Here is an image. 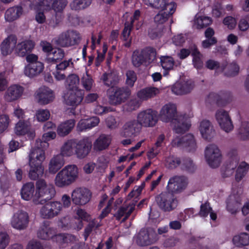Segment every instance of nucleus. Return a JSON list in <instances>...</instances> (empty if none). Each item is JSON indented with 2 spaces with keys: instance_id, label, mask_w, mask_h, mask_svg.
Wrapping results in <instances>:
<instances>
[{
  "instance_id": "obj_1",
  "label": "nucleus",
  "mask_w": 249,
  "mask_h": 249,
  "mask_svg": "<svg viewBox=\"0 0 249 249\" xmlns=\"http://www.w3.org/2000/svg\"><path fill=\"white\" fill-rule=\"evenodd\" d=\"M160 116L161 120L165 123L171 122L175 124L174 130L177 134H182L190 128L191 122L190 118L193 116L191 114L186 115H178L177 107L175 104H167L161 108Z\"/></svg>"
},
{
  "instance_id": "obj_2",
  "label": "nucleus",
  "mask_w": 249,
  "mask_h": 249,
  "mask_svg": "<svg viewBox=\"0 0 249 249\" xmlns=\"http://www.w3.org/2000/svg\"><path fill=\"white\" fill-rule=\"evenodd\" d=\"M39 144L33 148L29 154L30 170L29 176L32 179H36L44 173L43 162L45 159L44 149Z\"/></svg>"
},
{
  "instance_id": "obj_3",
  "label": "nucleus",
  "mask_w": 249,
  "mask_h": 249,
  "mask_svg": "<svg viewBox=\"0 0 249 249\" xmlns=\"http://www.w3.org/2000/svg\"><path fill=\"white\" fill-rule=\"evenodd\" d=\"M79 177V169L73 164L64 167L56 175L54 182L59 188L68 186L74 182Z\"/></svg>"
},
{
  "instance_id": "obj_4",
  "label": "nucleus",
  "mask_w": 249,
  "mask_h": 249,
  "mask_svg": "<svg viewBox=\"0 0 249 249\" xmlns=\"http://www.w3.org/2000/svg\"><path fill=\"white\" fill-rule=\"evenodd\" d=\"M55 233V230L47 226H43L38 230L37 236L42 239H48L52 237L53 240L55 241L60 248H65L69 243H74L77 238L71 234H58L53 236Z\"/></svg>"
},
{
  "instance_id": "obj_5",
  "label": "nucleus",
  "mask_w": 249,
  "mask_h": 249,
  "mask_svg": "<svg viewBox=\"0 0 249 249\" xmlns=\"http://www.w3.org/2000/svg\"><path fill=\"white\" fill-rule=\"evenodd\" d=\"M88 214L83 210L78 209L75 214L71 219L69 216H66L61 219L58 226L65 229H73L79 231L83 227L82 220H88Z\"/></svg>"
},
{
  "instance_id": "obj_6",
  "label": "nucleus",
  "mask_w": 249,
  "mask_h": 249,
  "mask_svg": "<svg viewBox=\"0 0 249 249\" xmlns=\"http://www.w3.org/2000/svg\"><path fill=\"white\" fill-rule=\"evenodd\" d=\"M37 55L29 53L26 57V60L28 63L24 69V73L29 77L33 78L39 75L44 69L42 62L39 61Z\"/></svg>"
},
{
  "instance_id": "obj_7",
  "label": "nucleus",
  "mask_w": 249,
  "mask_h": 249,
  "mask_svg": "<svg viewBox=\"0 0 249 249\" xmlns=\"http://www.w3.org/2000/svg\"><path fill=\"white\" fill-rule=\"evenodd\" d=\"M80 40V35L76 31H67L61 33L53 39L54 43L62 47H69L79 43Z\"/></svg>"
},
{
  "instance_id": "obj_8",
  "label": "nucleus",
  "mask_w": 249,
  "mask_h": 249,
  "mask_svg": "<svg viewBox=\"0 0 249 249\" xmlns=\"http://www.w3.org/2000/svg\"><path fill=\"white\" fill-rule=\"evenodd\" d=\"M31 1L27 0L22 2L19 5L13 6L8 9L5 13V19L6 21L12 22L18 19L24 12L33 9Z\"/></svg>"
},
{
  "instance_id": "obj_9",
  "label": "nucleus",
  "mask_w": 249,
  "mask_h": 249,
  "mask_svg": "<svg viewBox=\"0 0 249 249\" xmlns=\"http://www.w3.org/2000/svg\"><path fill=\"white\" fill-rule=\"evenodd\" d=\"M55 194V190L53 186L47 183L44 180L40 179L36 181V190L35 197L36 200L39 198L43 199H50Z\"/></svg>"
},
{
  "instance_id": "obj_10",
  "label": "nucleus",
  "mask_w": 249,
  "mask_h": 249,
  "mask_svg": "<svg viewBox=\"0 0 249 249\" xmlns=\"http://www.w3.org/2000/svg\"><path fill=\"white\" fill-rule=\"evenodd\" d=\"M137 120L142 127H153L158 121L157 112L151 109L142 111L138 114Z\"/></svg>"
},
{
  "instance_id": "obj_11",
  "label": "nucleus",
  "mask_w": 249,
  "mask_h": 249,
  "mask_svg": "<svg viewBox=\"0 0 249 249\" xmlns=\"http://www.w3.org/2000/svg\"><path fill=\"white\" fill-rule=\"evenodd\" d=\"M159 206L164 211H169L175 209L178 204V201L170 192H162L156 197Z\"/></svg>"
},
{
  "instance_id": "obj_12",
  "label": "nucleus",
  "mask_w": 249,
  "mask_h": 249,
  "mask_svg": "<svg viewBox=\"0 0 249 249\" xmlns=\"http://www.w3.org/2000/svg\"><path fill=\"white\" fill-rule=\"evenodd\" d=\"M221 153L217 146L214 144L208 145L205 151V158L209 165L213 168L219 166L221 161Z\"/></svg>"
},
{
  "instance_id": "obj_13",
  "label": "nucleus",
  "mask_w": 249,
  "mask_h": 249,
  "mask_svg": "<svg viewBox=\"0 0 249 249\" xmlns=\"http://www.w3.org/2000/svg\"><path fill=\"white\" fill-rule=\"evenodd\" d=\"M35 98L40 105H46L52 102L55 98L54 91L46 86H41L35 93Z\"/></svg>"
},
{
  "instance_id": "obj_14",
  "label": "nucleus",
  "mask_w": 249,
  "mask_h": 249,
  "mask_svg": "<svg viewBox=\"0 0 249 249\" xmlns=\"http://www.w3.org/2000/svg\"><path fill=\"white\" fill-rule=\"evenodd\" d=\"M158 239L157 234L152 229L142 230L135 237L137 244L141 246H148L153 244Z\"/></svg>"
},
{
  "instance_id": "obj_15",
  "label": "nucleus",
  "mask_w": 249,
  "mask_h": 249,
  "mask_svg": "<svg viewBox=\"0 0 249 249\" xmlns=\"http://www.w3.org/2000/svg\"><path fill=\"white\" fill-rule=\"evenodd\" d=\"M113 94L109 95V101L112 105H119L124 102L130 95V90L127 88H115L109 89Z\"/></svg>"
},
{
  "instance_id": "obj_16",
  "label": "nucleus",
  "mask_w": 249,
  "mask_h": 249,
  "mask_svg": "<svg viewBox=\"0 0 249 249\" xmlns=\"http://www.w3.org/2000/svg\"><path fill=\"white\" fill-rule=\"evenodd\" d=\"M215 119L220 128L226 132H229L233 128L231 120L229 113L223 109L216 111Z\"/></svg>"
},
{
  "instance_id": "obj_17",
  "label": "nucleus",
  "mask_w": 249,
  "mask_h": 249,
  "mask_svg": "<svg viewBox=\"0 0 249 249\" xmlns=\"http://www.w3.org/2000/svg\"><path fill=\"white\" fill-rule=\"evenodd\" d=\"M92 147V140L88 137L76 141L75 155L80 159L87 157Z\"/></svg>"
},
{
  "instance_id": "obj_18",
  "label": "nucleus",
  "mask_w": 249,
  "mask_h": 249,
  "mask_svg": "<svg viewBox=\"0 0 249 249\" xmlns=\"http://www.w3.org/2000/svg\"><path fill=\"white\" fill-rule=\"evenodd\" d=\"M14 132L17 136L26 135L29 139H33L36 135L30 123L27 120H19L17 122L14 126Z\"/></svg>"
},
{
  "instance_id": "obj_19",
  "label": "nucleus",
  "mask_w": 249,
  "mask_h": 249,
  "mask_svg": "<svg viewBox=\"0 0 249 249\" xmlns=\"http://www.w3.org/2000/svg\"><path fill=\"white\" fill-rule=\"evenodd\" d=\"M72 202L79 205H85L90 199L91 193L90 191L85 188H77L71 193Z\"/></svg>"
},
{
  "instance_id": "obj_20",
  "label": "nucleus",
  "mask_w": 249,
  "mask_h": 249,
  "mask_svg": "<svg viewBox=\"0 0 249 249\" xmlns=\"http://www.w3.org/2000/svg\"><path fill=\"white\" fill-rule=\"evenodd\" d=\"M62 210V204L58 201L50 202L43 206L40 211L41 216L45 218L53 217Z\"/></svg>"
},
{
  "instance_id": "obj_21",
  "label": "nucleus",
  "mask_w": 249,
  "mask_h": 249,
  "mask_svg": "<svg viewBox=\"0 0 249 249\" xmlns=\"http://www.w3.org/2000/svg\"><path fill=\"white\" fill-rule=\"evenodd\" d=\"M84 92L80 90H66L63 96L64 102L67 105L76 107L79 105L83 99Z\"/></svg>"
},
{
  "instance_id": "obj_22",
  "label": "nucleus",
  "mask_w": 249,
  "mask_h": 249,
  "mask_svg": "<svg viewBox=\"0 0 249 249\" xmlns=\"http://www.w3.org/2000/svg\"><path fill=\"white\" fill-rule=\"evenodd\" d=\"M187 184V180L185 178L175 176L170 178L166 188L172 194L178 193L186 188Z\"/></svg>"
},
{
  "instance_id": "obj_23",
  "label": "nucleus",
  "mask_w": 249,
  "mask_h": 249,
  "mask_svg": "<svg viewBox=\"0 0 249 249\" xmlns=\"http://www.w3.org/2000/svg\"><path fill=\"white\" fill-rule=\"evenodd\" d=\"M28 222V213L25 212L19 211L13 215L11 221V224L13 228L21 230L27 227Z\"/></svg>"
},
{
  "instance_id": "obj_24",
  "label": "nucleus",
  "mask_w": 249,
  "mask_h": 249,
  "mask_svg": "<svg viewBox=\"0 0 249 249\" xmlns=\"http://www.w3.org/2000/svg\"><path fill=\"white\" fill-rule=\"evenodd\" d=\"M142 127L138 121L135 120L126 122L124 125L121 135L124 137H135L141 131Z\"/></svg>"
},
{
  "instance_id": "obj_25",
  "label": "nucleus",
  "mask_w": 249,
  "mask_h": 249,
  "mask_svg": "<svg viewBox=\"0 0 249 249\" xmlns=\"http://www.w3.org/2000/svg\"><path fill=\"white\" fill-rule=\"evenodd\" d=\"M17 45V38L15 36L10 35L5 38L0 45V51L2 56L10 55L13 51L16 53Z\"/></svg>"
},
{
  "instance_id": "obj_26",
  "label": "nucleus",
  "mask_w": 249,
  "mask_h": 249,
  "mask_svg": "<svg viewBox=\"0 0 249 249\" xmlns=\"http://www.w3.org/2000/svg\"><path fill=\"white\" fill-rule=\"evenodd\" d=\"M160 12L155 17L154 20L158 24H162L168 19L169 15H172L176 10V5L173 2L164 5L163 8H158Z\"/></svg>"
},
{
  "instance_id": "obj_27",
  "label": "nucleus",
  "mask_w": 249,
  "mask_h": 249,
  "mask_svg": "<svg viewBox=\"0 0 249 249\" xmlns=\"http://www.w3.org/2000/svg\"><path fill=\"white\" fill-rule=\"evenodd\" d=\"M198 130L202 138L208 141L212 139L215 135L213 124L207 120H203L200 122Z\"/></svg>"
},
{
  "instance_id": "obj_28",
  "label": "nucleus",
  "mask_w": 249,
  "mask_h": 249,
  "mask_svg": "<svg viewBox=\"0 0 249 249\" xmlns=\"http://www.w3.org/2000/svg\"><path fill=\"white\" fill-rule=\"evenodd\" d=\"M23 87L18 85H12L7 89L4 93V99L7 102H13L19 99L24 92Z\"/></svg>"
},
{
  "instance_id": "obj_29",
  "label": "nucleus",
  "mask_w": 249,
  "mask_h": 249,
  "mask_svg": "<svg viewBox=\"0 0 249 249\" xmlns=\"http://www.w3.org/2000/svg\"><path fill=\"white\" fill-rule=\"evenodd\" d=\"M35 42L30 39H23L17 43L16 54L20 57L28 55L34 49Z\"/></svg>"
},
{
  "instance_id": "obj_30",
  "label": "nucleus",
  "mask_w": 249,
  "mask_h": 249,
  "mask_svg": "<svg viewBox=\"0 0 249 249\" xmlns=\"http://www.w3.org/2000/svg\"><path fill=\"white\" fill-rule=\"evenodd\" d=\"M183 141H181V139L177 136L175 138L172 142V144L174 146H181L188 147L189 151H192L195 149L196 147V141L194 136L191 134H188L184 136L183 138Z\"/></svg>"
},
{
  "instance_id": "obj_31",
  "label": "nucleus",
  "mask_w": 249,
  "mask_h": 249,
  "mask_svg": "<svg viewBox=\"0 0 249 249\" xmlns=\"http://www.w3.org/2000/svg\"><path fill=\"white\" fill-rule=\"evenodd\" d=\"M35 186L33 183L29 182L24 184L21 189L20 194L22 198L25 200H29L33 198V201L37 203L36 198L35 197Z\"/></svg>"
},
{
  "instance_id": "obj_32",
  "label": "nucleus",
  "mask_w": 249,
  "mask_h": 249,
  "mask_svg": "<svg viewBox=\"0 0 249 249\" xmlns=\"http://www.w3.org/2000/svg\"><path fill=\"white\" fill-rule=\"evenodd\" d=\"M75 122L73 119L69 120L60 123L57 128V133L61 137L68 135L75 125Z\"/></svg>"
},
{
  "instance_id": "obj_33",
  "label": "nucleus",
  "mask_w": 249,
  "mask_h": 249,
  "mask_svg": "<svg viewBox=\"0 0 249 249\" xmlns=\"http://www.w3.org/2000/svg\"><path fill=\"white\" fill-rule=\"evenodd\" d=\"M111 138L109 136L102 135L93 143V149L95 151L105 150L109 146Z\"/></svg>"
},
{
  "instance_id": "obj_34",
  "label": "nucleus",
  "mask_w": 249,
  "mask_h": 249,
  "mask_svg": "<svg viewBox=\"0 0 249 249\" xmlns=\"http://www.w3.org/2000/svg\"><path fill=\"white\" fill-rule=\"evenodd\" d=\"M227 210L231 213H236L240 207V199L234 195H230L226 201Z\"/></svg>"
},
{
  "instance_id": "obj_35",
  "label": "nucleus",
  "mask_w": 249,
  "mask_h": 249,
  "mask_svg": "<svg viewBox=\"0 0 249 249\" xmlns=\"http://www.w3.org/2000/svg\"><path fill=\"white\" fill-rule=\"evenodd\" d=\"M160 93V90L156 88H147L142 89L137 93V97L141 101L147 100L153 97Z\"/></svg>"
},
{
  "instance_id": "obj_36",
  "label": "nucleus",
  "mask_w": 249,
  "mask_h": 249,
  "mask_svg": "<svg viewBox=\"0 0 249 249\" xmlns=\"http://www.w3.org/2000/svg\"><path fill=\"white\" fill-rule=\"evenodd\" d=\"M64 164L63 157L61 155H57L51 160L49 164V171L52 173H56Z\"/></svg>"
},
{
  "instance_id": "obj_37",
  "label": "nucleus",
  "mask_w": 249,
  "mask_h": 249,
  "mask_svg": "<svg viewBox=\"0 0 249 249\" xmlns=\"http://www.w3.org/2000/svg\"><path fill=\"white\" fill-rule=\"evenodd\" d=\"M76 141L70 140L66 142L61 148L60 154L62 157H70L75 154Z\"/></svg>"
},
{
  "instance_id": "obj_38",
  "label": "nucleus",
  "mask_w": 249,
  "mask_h": 249,
  "mask_svg": "<svg viewBox=\"0 0 249 249\" xmlns=\"http://www.w3.org/2000/svg\"><path fill=\"white\" fill-rule=\"evenodd\" d=\"M233 244L237 247L242 248L249 245V234L242 232L234 235L232 238Z\"/></svg>"
},
{
  "instance_id": "obj_39",
  "label": "nucleus",
  "mask_w": 249,
  "mask_h": 249,
  "mask_svg": "<svg viewBox=\"0 0 249 249\" xmlns=\"http://www.w3.org/2000/svg\"><path fill=\"white\" fill-rule=\"evenodd\" d=\"M65 56V52L60 48H54L52 52L47 54L46 61L48 63H55L62 60Z\"/></svg>"
},
{
  "instance_id": "obj_40",
  "label": "nucleus",
  "mask_w": 249,
  "mask_h": 249,
  "mask_svg": "<svg viewBox=\"0 0 249 249\" xmlns=\"http://www.w3.org/2000/svg\"><path fill=\"white\" fill-rule=\"evenodd\" d=\"M212 23V20L211 18L196 15L194 18L193 26L197 29H201L210 25Z\"/></svg>"
},
{
  "instance_id": "obj_41",
  "label": "nucleus",
  "mask_w": 249,
  "mask_h": 249,
  "mask_svg": "<svg viewBox=\"0 0 249 249\" xmlns=\"http://www.w3.org/2000/svg\"><path fill=\"white\" fill-rule=\"evenodd\" d=\"M79 79L76 74H71L66 79L65 81V88L66 90H80L78 89Z\"/></svg>"
},
{
  "instance_id": "obj_42",
  "label": "nucleus",
  "mask_w": 249,
  "mask_h": 249,
  "mask_svg": "<svg viewBox=\"0 0 249 249\" xmlns=\"http://www.w3.org/2000/svg\"><path fill=\"white\" fill-rule=\"evenodd\" d=\"M56 136V133L54 131H49L44 133L42 135V141L36 140V144L40 145L43 148H47L49 147L48 141L53 140Z\"/></svg>"
},
{
  "instance_id": "obj_43",
  "label": "nucleus",
  "mask_w": 249,
  "mask_h": 249,
  "mask_svg": "<svg viewBox=\"0 0 249 249\" xmlns=\"http://www.w3.org/2000/svg\"><path fill=\"white\" fill-rule=\"evenodd\" d=\"M135 206V203L133 202L129 204V205L127 207L124 206L122 207L115 214L117 219H120L122 216H124V218L123 220L126 219L134 210Z\"/></svg>"
},
{
  "instance_id": "obj_44",
  "label": "nucleus",
  "mask_w": 249,
  "mask_h": 249,
  "mask_svg": "<svg viewBox=\"0 0 249 249\" xmlns=\"http://www.w3.org/2000/svg\"><path fill=\"white\" fill-rule=\"evenodd\" d=\"M199 215L201 217H206L210 214L211 219L213 221L217 218V214L210 207L209 203H205L201 205Z\"/></svg>"
},
{
  "instance_id": "obj_45",
  "label": "nucleus",
  "mask_w": 249,
  "mask_h": 249,
  "mask_svg": "<svg viewBox=\"0 0 249 249\" xmlns=\"http://www.w3.org/2000/svg\"><path fill=\"white\" fill-rule=\"evenodd\" d=\"M249 169V164L244 161L241 162L238 165L235 175V179L240 181L246 175Z\"/></svg>"
},
{
  "instance_id": "obj_46",
  "label": "nucleus",
  "mask_w": 249,
  "mask_h": 249,
  "mask_svg": "<svg viewBox=\"0 0 249 249\" xmlns=\"http://www.w3.org/2000/svg\"><path fill=\"white\" fill-rule=\"evenodd\" d=\"M101 79L104 84L107 86H113L119 80L118 75L115 72L110 73H105L102 76Z\"/></svg>"
},
{
  "instance_id": "obj_47",
  "label": "nucleus",
  "mask_w": 249,
  "mask_h": 249,
  "mask_svg": "<svg viewBox=\"0 0 249 249\" xmlns=\"http://www.w3.org/2000/svg\"><path fill=\"white\" fill-rule=\"evenodd\" d=\"M191 53L193 57V62L194 66L197 69L201 68L203 66V63L201 60V54L198 51L195 45H193L191 47Z\"/></svg>"
},
{
  "instance_id": "obj_48",
  "label": "nucleus",
  "mask_w": 249,
  "mask_h": 249,
  "mask_svg": "<svg viewBox=\"0 0 249 249\" xmlns=\"http://www.w3.org/2000/svg\"><path fill=\"white\" fill-rule=\"evenodd\" d=\"M50 117V112L47 109H39L36 112L34 119L39 122H44L48 120Z\"/></svg>"
},
{
  "instance_id": "obj_49",
  "label": "nucleus",
  "mask_w": 249,
  "mask_h": 249,
  "mask_svg": "<svg viewBox=\"0 0 249 249\" xmlns=\"http://www.w3.org/2000/svg\"><path fill=\"white\" fill-rule=\"evenodd\" d=\"M182 86L181 81L176 82L172 88L173 92L176 95H182L190 92L191 87L186 85V89H183Z\"/></svg>"
},
{
  "instance_id": "obj_50",
  "label": "nucleus",
  "mask_w": 249,
  "mask_h": 249,
  "mask_svg": "<svg viewBox=\"0 0 249 249\" xmlns=\"http://www.w3.org/2000/svg\"><path fill=\"white\" fill-rule=\"evenodd\" d=\"M81 82L82 86L86 90H90L94 85V81L87 71L82 77Z\"/></svg>"
},
{
  "instance_id": "obj_51",
  "label": "nucleus",
  "mask_w": 249,
  "mask_h": 249,
  "mask_svg": "<svg viewBox=\"0 0 249 249\" xmlns=\"http://www.w3.org/2000/svg\"><path fill=\"white\" fill-rule=\"evenodd\" d=\"M92 0H73L70 4L71 8L73 10H79L89 6L91 3Z\"/></svg>"
},
{
  "instance_id": "obj_52",
  "label": "nucleus",
  "mask_w": 249,
  "mask_h": 249,
  "mask_svg": "<svg viewBox=\"0 0 249 249\" xmlns=\"http://www.w3.org/2000/svg\"><path fill=\"white\" fill-rule=\"evenodd\" d=\"M160 63L163 69L166 70H171L174 65L173 59L168 56H162L160 57Z\"/></svg>"
},
{
  "instance_id": "obj_53",
  "label": "nucleus",
  "mask_w": 249,
  "mask_h": 249,
  "mask_svg": "<svg viewBox=\"0 0 249 249\" xmlns=\"http://www.w3.org/2000/svg\"><path fill=\"white\" fill-rule=\"evenodd\" d=\"M143 2L147 5L155 8H163L166 4H168L166 0H142Z\"/></svg>"
},
{
  "instance_id": "obj_54",
  "label": "nucleus",
  "mask_w": 249,
  "mask_h": 249,
  "mask_svg": "<svg viewBox=\"0 0 249 249\" xmlns=\"http://www.w3.org/2000/svg\"><path fill=\"white\" fill-rule=\"evenodd\" d=\"M10 123V119L7 115H0V133L3 132L8 128Z\"/></svg>"
},
{
  "instance_id": "obj_55",
  "label": "nucleus",
  "mask_w": 249,
  "mask_h": 249,
  "mask_svg": "<svg viewBox=\"0 0 249 249\" xmlns=\"http://www.w3.org/2000/svg\"><path fill=\"white\" fill-rule=\"evenodd\" d=\"M132 27V26H131V24H129L128 21L126 22L124 28L122 33L123 39L125 41H128V42L125 43V46L127 47H128L130 45V40L129 39V35Z\"/></svg>"
},
{
  "instance_id": "obj_56",
  "label": "nucleus",
  "mask_w": 249,
  "mask_h": 249,
  "mask_svg": "<svg viewBox=\"0 0 249 249\" xmlns=\"http://www.w3.org/2000/svg\"><path fill=\"white\" fill-rule=\"evenodd\" d=\"M132 61L134 66L137 67H139L144 62L143 56L142 53L138 51L134 52Z\"/></svg>"
},
{
  "instance_id": "obj_57",
  "label": "nucleus",
  "mask_w": 249,
  "mask_h": 249,
  "mask_svg": "<svg viewBox=\"0 0 249 249\" xmlns=\"http://www.w3.org/2000/svg\"><path fill=\"white\" fill-rule=\"evenodd\" d=\"M180 163V160L177 157L170 156L165 159V164L169 168H174Z\"/></svg>"
},
{
  "instance_id": "obj_58",
  "label": "nucleus",
  "mask_w": 249,
  "mask_h": 249,
  "mask_svg": "<svg viewBox=\"0 0 249 249\" xmlns=\"http://www.w3.org/2000/svg\"><path fill=\"white\" fill-rule=\"evenodd\" d=\"M239 133L242 139H246L249 138V122H244L242 123Z\"/></svg>"
},
{
  "instance_id": "obj_59",
  "label": "nucleus",
  "mask_w": 249,
  "mask_h": 249,
  "mask_svg": "<svg viewBox=\"0 0 249 249\" xmlns=\"http://www.w3.org/2000/svg\"><path fill=\"white\" fill-rule=\"evenodd\" d=\"M67 4L66 0H56L53 2V8L56 12H61Z\"/></svg>"
},
{
  "instance_id": "obj_60",
  "label": "nucleus",
  "mask_w": 249,
  "mask_h": 249,
  "mask_svg": "<svg viewBox=\"0 0 249 249\" xmlns=\"http://www.w3.org/2000/svg\"><path fill=\"white\" fill-rule=\"evenodd\" d=\"M223 23L228 29L231 30L235 27L236 25V20L234 17L227 16L224 18Z\"/></svg>"
},
{
  "instance_id": "obj_61",
  "label": "nucleus",
  "mask_w": 249,
  "mask_h": 249,
  "mask_svg": "<svg viewBox=\"0 0 249 249\" xmlns=\"http://www.w3.org/2000/svg\"><path fill=\"white\" fill-rule=\"evenodd\" d=\"M9 243L8 235L5 232H0V249H5Z\"/></svg>"
},
{
  "instance_id": "obj_62",
  "label": "nucleus",
  "mask_w": 249,
  "mask_h": 249,
  "mask_svg": "<svg viewBox=\"0 0 249 249\" xmlns=\"http://www.w3.org/2000/svg\"><path fill=\"white\" fill-rule=\"evenodd\" d=\"M238 27L240 30L245 31L249 28V15L242 18L239 20Z\"/></svg>"
},
{
  "instance_id": "obj_63",
  "label": "nucleus",
  "mask_w": 249,
  "mask_h": 249,
  "mask_svg": "<svg viewBox=\"0 0 249 249\" xmlns=\"http://www.w3.org/2000/svg\"><path fill=\"white\" fill-rule=\"evenodd\" d=\"M126 84L130 87H132L134 85V83L136 80V75L135 72L132 71H128L126 72Z\"/></svg>"
},
{
  "instance_id": "obj_64",
  "label": "nucleus",
  "mask_w": 249,
  "mask_h": 249,
  "mask_svg": "<svg viewBox=\"0 0 249 249\" xmlns=\"http://www.w3.org/2000/svg\"><path fill=\"white\" fill-rule=\"evenodd\" d=\"M26 249H43L41 243L36 239L29 242Z\"/></svg>"
}]
</instances>
